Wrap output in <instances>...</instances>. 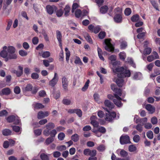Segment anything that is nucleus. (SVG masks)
Listing matches in <instances>:
<instances>
[{
	"label": "nucleus",
	"mask_w": 160,
	"mask_h": 160,
	"mask_svg": "<svg viewBox=\"0 0 160 160\" xmlns=\"http://www.w3.org/2000/svg\"><path fill=\"white\" fill-rule=\"evenodd\" d=\"M46 8L48 13L50 15L53 13L54 8H56V7L55 6H52L50 5L47 6Z\"/></svg>",
	"instance_id": "obj_14"
},
{
	"label": "nucleus",
	"mask_w": 160,
	"mask_h": 160,
	"mask_svg": "<svg viewBox=\"0 0 160 160\" xmlns=\"http://www.w3.org/2000/svg\"><path fill=\"white\" fill-rule=\"evenodd\" d=\"M62 86L65 91L68 90V79L64 76L62 78Z\"/></svg>",
	"instance_id": "obj_10"
},
{
	"label": "nucleus",
	"mask_w": 160,
	"mask_h": 160,
	"mask_svg": "<svg viewBox=\"0 0 160 160\" xmlns=\"http://www.w3.org/2000/svg\"><path fill=\"white\" fill-rule=\"evenodd\" d=\"M83 153L85 155L95 157L96 155L97 151L95 149L91 150L89 149H85L83 151Z\"/></svg>",
	"instance_id": "obj_5"
},
{
	"label": "nucleus",
	"mask_w": 160,
	"mask_h": 160,
	"mask_svg": "<svg viewBox=\"0 0 160 160\" xmlns=\"http://www.w3.org/2000/svg\"><path fill=\"white\" fill-rule=\"evenodd\" d=\"M131 19L132 22H137L139 20V16L138 14H135L131 17Z\"/></svg>",
	"instance_id": "obj_21"
},
{
	"label": "nucleus",
	"mask_w": 160,
	"mask_h": 160,
	"mask_svg": "<svg viewBox=\"0 0 160 160\" xmlns=\"http://www.w3.org/2000/svg\"><path fill=\"white\" fill-rule=\"evenodd\" d=\"M137 149L136 147L134 145H130L128 147V150L130 152H132L135 151Z\"/></svg>",
	"instance_id": "obj_36"
},
{
	"label": "nucleus",
	"mask_w": 160,
	"mask_h": 160,
	"mask_svg": "<svg viewBox=\"0 0 160 160\" xmlns=\"http://www.w3.org/2000/svg\"><path fill=\"white\" fill-rule=\"evenodd\" d=\"M8 55V53L6 51L2 50L0 52L1 57L3 58H7Z\"/></svg>",
	"instance_id": "obj_34"
},
{
	"label": "nucleus",
	"mask_w": 160,
	"mask_h": 160,
	"mask_svg": "<svg viewBox=\"0 0 160 160\" xmlns=\"http://www.w3.org/2000/svg\"><path fill=\"white\" fill-rule=\"evenodd\" d=\"M65 137V135L63 132H60L58 135V138L60 140H62Z\"/></svg>",
	"instance_id": "obj_42"
},
{
	"label": "nucleus",
	"mask_w": 160,
	"mask_h": 160,
	"mask_svg": "<svg viewBox=\"0 0 160 160\" xmlns=\"http://www.w3.org/2000/svg\"><path fill=\"white\" fill-rule=\"evenodd\" d=\"M106 33L104 32H101L98 34V36L99 38L103 39L105 36Z\"/></svg>",
	"instance_id": "obj_46"
},
{
	"label": "nucleus",
	"mask_w": 160,
	"mask_h": 160,
	"mask_svg": "<svg viewBox=\"0 0 160 160\" xmlns=\"http://www.w3.org/2000/svg\"><path fill=\"white\" fill-rule=\"evenodd\" d=\"M56 35L57 39L59 42L60 46H62V34L60 32L59 30L56 31Z\"/></svg>",
	"instance_id": "obj_15"
},
{
	"label": "nucleus",
	"mask_w": 160,
	"mask_h": 160,
	"mask_svg": "<svg viewBox=\"0 0 160 160\" xmlns=\"http://www.w3.org/2000/svg\"><path fill=\"white\" fill-rule=\"evenodd\" d=\"M151 122L153 125L156 124L158 122V119L156 117H152L151 119Z\"/></svg>",
	"instance_id": "obj_45"
},
{
	"label": "nucleus",
	"mask_w": 160,
	"mask_h": 160,
	"mask_svg": "<svg viewBox=\"0 0 160 160\" xmlns=\"http://www.w3.org/2000/svg\"><path fill=\"white\" fill-rule=\"evenodd\" d=\"M32 42L34 44L36 45L38 42V39L37 37H34L32 39Z\"/></svg>",
	"instance_id": "obj_64"
},
{
	"label": "nucleus",
	"mask_w": 160,
	"mask_h": 160,
	"mask_svg": "<svg viewBox=\"0 0 160 160\" xmlns=\"http://www.w3.org/2000/svg\"><path fill=\"white\" fill-rule=\"evenodd\" d=\"M50 53L48 51H45L42 52V56L44 58H47L50 56Z\"/></svg>",
	"instance_id": "obj_38"
},
{
	"label": "nucleus",
	"mask_w": 160,
	"mask_h": 160,
	"mask_svg": "<svg viewBox=\"0 0 160 160\" xmlns=\"http://www.w3.org/2000/svg\"><path fill=\"white\" fill-rule=\"evenodd\" d=\"M70 10V7L68 5H66L64 10L65 11L64 15L66 17L68 16Z\"/></svg>",
	"instance_id": "obj_23"
},
{
	"label": "nucleus",
	"mask_w": 160,
	"mask_h": 160,
	"mask_svg": "<svg viewBox=\"0 0 160 160\" xmlns=\"http://www.w3.org/2000/svg\"><path fill=\"white\" fill-rule=\"evenodd\" d=\"M146 135L148 138L150 139H152L153 138V133L151 131H149L147 132Z\"/></svg>",
	"instance_id": "obj_30"
},
{
	"label": "nucleus",
	"mask_w": 160,
	"mask_h": 160,
	"mask_svg": "<svg viewBox=\"0 0 160 160\" xmlns=\"http://www.w3.org/2000/svg\"><path fill=\"white\" fill-rule=\"evenodd\" d=\"M120 142L121 144L131 143L129 137L127 135L122 136L120 138Z\"/></svg>",
	"instance_id": "obj_6"
},
{
	"label": "nucleus",
	"mask_w": 160,
	"mask_h": 160,
	"mask_svg": "<svg viewBox=\"0 0 160 160\" xmlns=\"http://www.w3.org/2000/svg\"><path fill=\"white\" fill-rule=\"evenodd\" d=\"M14 91L15 93L18 94L20 92V89L19 87L17 86L14 88Z\"/></svg>",
	"instance_id": "obj_62"
},
{
	"label": "nucleus",
	"mask_w": 160,
	"mask_h": 160,
	"mask_svg": "<svg viewBox=\"0 0 160 160\" xmlns=\"http://www.w3.org/2000/svg\"><path fill=\"white\" fill-rule=\"evenodd\" d=\"M100 30V28L99 26H97L95 27L93 30V32L95 33H98Z\"/></svg>",
	"instance_id": "obj_57"
},
{
	"label": "nucleus",
	"mask_w": 160,
	"mask_h": 160,
	"mask_svg": "<svg viewBox=\"0 0 160 160\" xmlns=\"http://www.w3.org/2000/svg\"><path fill=\"white\" fill-rule=\"evenodd\" d=\"M54 141V138H53L50 137L47 138L46 141L45 142L47 145H48L50 143H52Z\"/></svg>",
	"instance_id": "obj_39"
},
{
	"label": "nucleus",
	"mask_w": 160,
	"mask_h": 160,
	"mask_svg": "<svg viewBox=\"0 0 160 160\" xmlns=\"http://www.w3.org/2000/svg\"><path fill=\"white\" fill-rule=\"evenodd\" d=\"M15 117L14 115H11L8 117L7 120V121L9 122H13L15 120Z\"/></svg>",
	"instance_id": "obj_31"
},
{
	"label": "nucleus",
	"mask_w": 160,
	"mask_h": 160,
	"mask_svg": "<svg viewBox=\"0 0 160 160\" xmlns=\"http://www.w3.org/2000/svg\"><path fill=\"white\" fill-rule=\"evenodd\" d=\"M108 9V7L107 6H103L100 8V12L102 14L105 13L107 12Z\"/></svg>",
	"instance_id": "obj_17"
},
{
	"label": "nucleus",
	"mask_w": 160,
	"mask_h": 160,
	"mask_svg": "<svg viewBox=\"0 0 160 160\" xmlns=\"http://www.w3.org/2000/svg\"><path fill=\"white\" fill-rule=\"evenodd\" d=\"M115 15H122V9L118 7L115 9L114 10Z\"/></svg>",
	"instance_id": "obj_22"
},
{
	"label": "nucleus",
	"mask_w": 160,
	"mask_h": 160,
	"mask_svg": "<svg viewBox=\"0 0 160 160\" xmlns=\"http://www.w3.org/2000/svg\"><path fill=\"white\" fill-rule=\"evenodd\" d=\"M145 108L151 114L153 113L155 111V108L150 104H148L145 106Z\"/></svg>",
	"instance_id": "obj_11"
},
{
	"label": "nucleus",
	"mask_w": 160,
	"mask_h": 160,
	"mask_svg": "<svg viewBox=\"0 0 160 160\" xmlns=\"http://www.w3.org/2000/svg\"><path fill=\"white\" fill-rule=\"evenodd\" d=\"M114 92L116 93L114 94V98H115L113 99V102L117 107H121L122 105V104L121 102L122 99L120 97L122 95L121 90L120 89L117 88Z\"/></svg>",
	"instance_id": "obj_2"
},
{
	"label": "nucleus",
	"mask_w": 160,
	"mask_h": 160,
	"mask_svg": "<svg viewBox=\"0 0 160 160\" xmlns=\"http://www.w3.org/2000/svg\"><path fill=\"white\" fill-rule=\"evenodd\" d=\"M91 123L93 126L94 127H98L99 126L98 122L96 120L91 121Z\"/></svg>",
	"instance_id": "obj_55"
},
{
	"label": "nucleus",
	"mask_w": 160,
	"mask_h": 160,
	"mask_svg": "<svg viewBox=\"0 0 160 160\" xmlns=\"http://www.w3.org/2000/svg\"><path fill=\"white\" fill-rule=\"evenodd\" d=\"M62 102L63 104L66 105H69L73 104V102L71 100L67 98L63 99Z\"/></svg>",
	"instance_id": "obj_16"
},
{
	"label": "nucleus",
	"mask_w": 160,
	"mask_h": 160,
	"mask_svg": "<svg viewBox=\"0 0 160 160\" xmlns=\"http://www.w3.org/2000/svg\"><path fill=\"white\" fill-rule=\"evenodd\" d=\"M84 36L86 40L89 42L92 43V40L89 34L87 32L84 34Z\"/></svg>",
	"instance_id": "obj_20"
},
{
	"label": "nucleus",
	"mask_w": 160,
	"mask_h": 160,
	"mask_svg": "<svg viewBox=\"0 0 160 160\" xmlns=\"http://www.w3.org/2000/svg\"><path fill=\"white\" fill-rule=\"evenodd\" d=\"M127 62H128L129 63L131 66H132L133 67L135 68L136 67L135 64L134 63L132 59L130 58H127Z\"/></svg>",
	"instance_id": "obj_37"
},
{
	"label": "nucleus",
	"mask_w": 160,
	"mask_h": 160,
	"mask_svg": "<svg viewBox=\"0 0 160 160\" xmlns=\"http://www.w3.org/2000/svg\"><path fill=\"white\" fill-rule=\"evenodd\" d=\"M120 155L123 157H126L128 155V153L124 150L121 151L120 153Z\"/></svg>",
	"instance_id": "obj_41"
},
{
	"label": "nucleus",
	"mask_w": 160,
	"mask_h": 160,
	"mask_svg": "<svg viewBox=\"0 0 160 160\" xmlns=\"http://www.w3.org/2000/svg\"><path fill=\"white\" fill-rule=\"evenodd\" d=\"M75 16L77 18H79L80 17L81 14V11L80 9H77L75 12Z\"/></svg>",
	"instance_id": "obj_50"
},
{
	"label": "nucleus",
	"mask_w": 160,
	"mask_h": 160,
	"mask_svg": "<svg viewBox=\"0 0 160 160\" xmlns=\"http://www.w3.org/2000/svg\"><path fill=\"white\" fill-rule=\"evenodd\" d=\"M49 114V112L48 111L43 112L40 111L38 113L37 118L38 119H41L48 116Z\"/></svg>",
	"instance_id": "obj_9"
},
{
	"label": "nucleus",
	"mask_w": 160,
	"mask_h": 160,
	"mask_svg": "<svg viewBox=\"0 0 160 160\" xmlns=\"http://www.w3.org/2000/svg\"><path fill=\"white\" fill-rule=\"evenodd\" d=\"M57 133V131L56 129H52V130L49 131V133L48 135V136L49 135H50L51 136V137L53 138L55 137Z\"/></svg>",
	"instance_id": "obj_26"
},
{
	"label": "nucleus",
	"mask_w": 160,
	"mask_h": 160,
	"mask_svg": "<svg viewBox=\"0 0 160 160\" xmlns=\"http://www.w3.org/2000/svg\"><path fill=\"white\" fill-rule=\"evenodd\" d=\"M19 53L22 56L24 57L27 55V52L23 50H21L19 51Z\"/></svg>",
	"instance_id": "obj_59"
},
{
	"label": "nucleus",
	"mask_w": 160,
	"mask_h": 160,
	"mask_svg": "<svg viewBox=\"0 0 160 160\" xmlns=\"http://www.w3.org/2000/svg\"><path fill=\"white\" fill-rule=\"evenodd\" d=\"M18 68L20 71H17L16 74L17 77H19L23 73V68L20 66H19Z\"/></svg>",
	"instance_id": "obj_29"
},
{
	"label": "nucleus",
	"mask_w": 160,
	"mask_h": 160,
	"mask_svg": "<svg viewBox=\"0 0 160 160\" xmlns=\"http://www.w3.org/2000/svg\"><path fill=\"white\" fill-rule=\"evenodd\" d=\"M91 129V127L89 125H87L84 127L82 130L84 131H88Z\"/></svg>",
	"instance_id": "obj_63"
},
{
	"label": "nucleus",
	"mask_w": 160,
	"mask_h": 160,
	"mask_svg": "<svg viewBox=\"0 0 160 160\" xmlns=\"http://www.w3.org/2000/svg\"><path fill=\"white\" fill-rule=\"evenodd\" d=\"M58 80V76L57 73H54V76L53 78L49 82V85L53 87L57 83Z\"/></svg>",
	"instance_id": "obj_7"
},
{
	"label": "nucleus",
	"mask_w": 160,
	"mask_h": 160,
	"mask_svg": "<svg viewBox=\"0 0 160 160\" xmlns=\"http://www.w3.org/2000/svg\"><path fill=\"white\" fill-rule=\"evenodd\" d=\"M17 58V55L15 53L13 54H9L8 58H6L5 61H7L8 59H15Z\"/></svg>",
	"instance_id": "obj_19"
},
{
	"label": "nucleus",
	"mask_w": 160,
	"mask_h": 160,
	"mask_svg": "<svg viewBox=\"0 0 160 160\" xmlns=\"http://www.w3.org/2000/svg\"><path fill=\"white\" fill-rule=\"evenodd\" d=\"M8 114V112L5 110H3L0 112V117H3L7 116Z\"/></svg>",
	"instance_id": "obj_47"
},
{
	"label": "nucleus",
	"mask_w": 160,
	"mask_h": 160,
	"mask_svg": "<svg viewBox=\"0 0 160 160\" xmlns=\"http://www.w3.org/2000/svg\"><path fill=\"white\" fill-rule=\"evenodd\" d=\"M2 92L3 95H8L10 94L11 90L9 88H6L2 90Z\"/></svg>",
	"instance_id": "obj_18"
},
{
	"label": "nucleus",
	"mask_w": 160,
	"mask_h": 160,
	"mask_svg": "<svg viewBox=\"0 0 160 160\" xmlns=\"http://www.w3.org/2000/svg\"><path fill=\"white\" fill-rule=\"evenodd\" d=\"M71 139L74 142H77L79 139V137L77 134H75L71 137Z\"/></svg>",
	"instance_id": "obj_27"
},
{
	"label": "nucleus",
	"mask_w": 160,
	"mask_h": 160,
	"mask_svg": "<svg viewBox=\"0 0 160 160\" xmlns=\"http://www.w3.org/2000/svg\"><path fill=\"white\" fill-rule=\"evenodd\" d=\"M150 2L154 7L157 10H159L157 4L156 3L155 0H150Z\"/></svg>",
	"instance_id": "obj_40"
},
{
	"label": "nucleus",
	"mask_w": 160,
	"mask_h": 160,
	"mask_svg": "<svg viewBox=\"0 0 160 160\" xmlns=\"http://www.w3.org/2000/svg\"><path fill=\"white\" fill-rule=\"evenodd\" d=\"M152 49L150 48H146L143 51V54L144 55H146L149 54L151 52Z\"/></svg>",
	"instance_id": "obj_32"
},
{
	"label": "nucleus",
	"mask_w": 160,
	"mask_h": 160,
	"mask_svg": "<svg viewBox=\"0 0 160 160\" xmlns=\"http://www.w3.org/2000/svg\"><path fill=\"white\" fill-rule=\"evenodd\" d=\"M119 57L121 59H122L124 60L125 59V58L126 57L125 53L123 52H121L119 54Z\"/></svg>",
	"instance_id": "obj_48"
},
{
	"label": "nucleus",
	"mask_w": 160,
	"mask_h": 160,
	"mask_svg": "<svg viewBox=\"0 0 160 160\" xmlns=\"http://www.w3.org/2000/svg\"><path fill=\"white\" fill-rule=\"evenodd\" d=\"M15 48L13 46H10L8 47V51L9 54H13L15 51Z\"/></svg>",
	"instance_id": "obj_25"
},
{
	"label": "nucleus",
	"mask_w": 160,
	"mask_h": 160,
	"mask_svg": "<svg viewBox=\"0 0 160 160\" xmlns=\"http://www.w3.org/2000/svg\"><path fill=\"white\" fill-rule=\"evenodd\" d=\"M113 71L117 74V76L119 78L115 82L118 87H122L124 84V82L123 80L121 78L129 77L131 75L130 71L124 68L123 67H119L113 69Z\"/></svg>",
	"instance_id": "obj_1"
},
{
	"label": "nucleus",
	"mask_w": 160,
	"mask_h": 160,
	"mask_svg": "<svg viewBox=\"0 0 160 160\" xmlns=\"http://www.w3.org/2000/svg\"><path fill=\"white\" fill-rule=\"evenodd\" d=\"M90 81L89 80H88L85 82L84 86L82 88V91H85L88 88L89 86V84Z\"/></svg>",
	"instance_id": "obj_33"
},
{
	"label": "nucleus",
	"mask_w": 160,
	"mask_h": 160,
	"mask_svg": "<svg viewBox=\"0 0 160 160\" xmlns=\"http://www.w3.org/2000/svg\"><path fill=\"white\" fill-rule=\"evenodd\" d=\"M34 107L36 109H41L44 108V106L41 103H37L34 104Z\"/></svg>",
	"instance_id": "obj_35"
},
{
	"label": "nucleus",
	"mask_w": 160,
	"mask_h": 160,
	"mask_svg": "<svg viewBox=\"0 0 160 160\" xmlns=\"http://www.w3.org/2000/svg\"><path fill=\"white\" fill-rule=\"evenodd\" d=\"M13 130L16 132H18L20 131V127L17 126H12Z\"/></svg>",
	"instance_id": "obj_51"
},
{
	"label": "nucleus",
	"mask_w": 160,
	"mask_h": 160,
	"mask_svg": "<svg viewBox=\"0 0 160 160\" xmlns=\"http://www.w3.org/2000/svg\"><path fill=\"white\" fill-rule=\"evenodd\" d=\"M97 149L99 151L103 152L105 150V148L104 145H101L98 147L97 148Z\"/></svg>",
	"instance_id": "obj_43"
},
{
	"label": "nucleus",
	"mask_w": 160,
	"mask_h": 160,
	"mask_svg": "<svg viewBox=\"0 0 160 160\" xmlns=\"http://www.w3.org/2000/svg\"><path fill=\"white\" fill-rule=\"evenodd\" d=\"M31 77L33 79H37L39 78V75L37 73L33 72L31 74Z\"/></svg>",
	"instance_id": "obj_44"
},
{
	"label": "nucleus",
	"mask_w": 160,
	"mask_h": 160,
	"mask_svg": "<svg viewBox=\"0 0 160 160\" xmlns=\"http://www.w3.org/2000/svg\"><path fill=\"white\" fill-rule=\"evenodd\" d=\"M63 13V10L61 9H59L57 11L56 15L58 17H60L62 15Z\"/></svg>",
	"instance_id": "obj_61"
},
{
	"label": "nucleus",
	"mask_w": 160,
	"mask_h": 160,
	"mask_svg": "<svg viewBox=\"0 0 160 160\" xmlns=\"http://www.w3.org/2000/svg\"><path fill=\"white\" fill-rule=\"evenodd\" d=\"M142 125L141 124H138L136 126V129L139 132H141L142 130Z\"/></svg>",
	"instance_id": "obj_54"
},
{
	"label": "nucleus",
	"mask_w": 160,
	"mask_h": 160,
	"mask_svg": "<svg viewBox=\"0 0 160 160\" xmlns=\"http://www.w3.org/2000/svg\"><path fill=\"white\" fill-rule=\"evenodd\" d=\"M116 116V113L114 112L111 113L108 112L106 113L105 119L106 121L110 122L112 121L113 118H115Z\"/></svg>",
	"instance_id": "obj_8"
},
{
	"label": "nucleus",
	"mask_w": 160,
	"mask_h": 160,
	"mask_svg": "<svg viewBox=\"0 0 160 160\" xmlns=\"http://www.w3.org/2000/svg\"><path fill=\"white\" fill-rule=\"evenodd\" d=\"M131 13V11L130 8H126L124 11V13L126 15L129 16Z\"/></svg>",
	"instance_id": "obj_52"
},
{
	"label": "nucleus",
	"mask_w": 160,
	"mask_h": 160,
	"mask_svg": "<svg viewBox=\"0 0 160 160\" xmlns=\"http://www.w3.org/2000/svg\"><path fill=\"white\" fill-rule=\"evenodd\" d=\"M12 132L9 129H4L2 131V133L3 135L7 136L11 134Z\"/></svg>",
	"instance_id": "obj_24"
},
{
	"label": "nucleus",
	"mask_w": 160,
	"mask_h": 160,
	"mask_svg": "<svg viewBox=\"0 0 160 160\" xmlns=\"http://www.w3.org/2000/svg\"><path fill=\"white\" fill-rule=\"evenodd\" d=\"M75 113H76L77 114L78 116L79 117H81L82 115V111L78 109H76Z\"/></svg>",
	"instance_id": "obj_49"
},
{
	"label": "nucleus",
	"mask_w": 160,
	"mask_h": 160,
	"mask_svg": "<svg viewBox=\"0 0 160 160\" xmlns=\"http://www.w3.org/2000/svg\"><path fill=\"white\" fill-rule=\"evenodd\" d=\"M110 39H106L105 41V42L106 44L105 47V49L107 51L109 52H113L114 50V48L112 44L111 43Z\"/></svg>",
	"instance_id": "obj_4"
},
{
	"label": "nucleus",
	"mask_w": 160,
	"mask_h": 160,
	"mask_svg": "<svg viewBox=\"0 0 160 160\" xmlns=\"http://www.w3.org/2000/svg\"><path fill=\"white\" fill-rule=\"evenodd\" d=\"M48 155L44 153H42L40 155V158L42 160H49Z\"/></svg>",
	"instance_id": "obj_28"
},
{
	"label": "nucleus",
	"mask_w": 160,
	"mask_h": 160,
	"mask_svg": "<svg viewBox=\"0 0 160 160\" xmlns=\"http://www.w3.org/2000/svg\"><path fill=\"white\" fill-rule=\"evenodd\" d=\"M122 15H116L113 18L114 21L117 23H121L122 21Z\"/></svg>",
	"instance_id": "obj_12"
},
{
	"label": "nucleus",
	"mask_w": 160,
	"mask_h": 160,
	"mask_svg": "<svg viewBox=\"0 0 160 160\" xmlns=\"http://www.w3.org/2000/svg\"><path fill=\"white\" fill-rule=\"evenodd\" d=\"M55 125L53 123L49 122L45 126L46 129L44 130L43 132V134L46 136H48L49 131L54 128Z\"/></svg>",
	"instance_id": "obj_3"
},
{
	"label": "nucleus",
	"mask_w": 160,
	"mask_h": 160,
	"mask_svg": "<svg viewBox=\"0 0 160 160\" xmlns=\"http://www.w3.org/2000/svg\"><path fill=\"white\" fill-rule=\"evenodd\" d=\"M98 132L104 133L106 132V129L103 127H101L98 128Z\"/></svg>",
	"instance_id": "obj_56"
},
{
	"label": "nucleus",
	"mask_w": 160,
	"mask_h": 160,
	"mask_svg": "<svg viewBox=\"0 0 160 160\" xmlns=\"http://www.w3.org/2000/svg\"><path fill=\"white\" fill-rule=\"evenodd\" d=\"M140 137L138 135H135L133 138V141L136 142H138L140 140Z\"/></svg>",
	"instance_id": "obj_58"
},
{
	"label": "nucleus",
	"mask_w": 160,
	"mask_h": 160,
	"mask_svg": "<svg viewBox=\"0 0 160 160\" xmlns=\"http://www.w3.org/2000/svg\"><path fill=\"white\" fill-rule=\"evenodd\" d=\"M104 2V0H95V2L97 3L98 7H100Z\"/></svg>",
	"instance_id": "obj_60"
},
{
	"label": "nucleus",
	"mask_w": 160,
	"mask_h": 160,
	"mask_svg": "<svg viewBox=\"0 0 160 160\" xmlns=\"http://www.w3.org/2000/svg\"><path fill=\"white\" fill-rule=\"evenodd\" d=\"M32 85L31 84L29 83L26 85L25 90L27 91H30L32 90Z\"/></svg>",
	"instance_id": "obj_53"
},
{
	"label": "nucleus",
	"mask_w": 160,
	"mask_h": 160,
	"mask_svg": "<svg viewBox=\"0 0 160 160\" xmlns=\"http://www.w3.org/2000/svg\"><path fill=\"white\" fill-rule=\"evenodd\" d=\"M104 104L105 106L109 108V110H111L114 108V105L110 101L106 100L104 102Z\"/></svg>",
	"instance_id": "obj_13"
}]
</instances>
